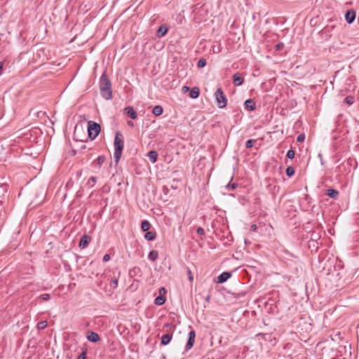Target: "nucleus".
<instances>
[{
	"instance_id": "nucleus-36",
	"label": "nucleus",
	"mask_w": 359,
	"mask_h": 359,
	"mask_svg": "<svg viewBox=\"0 0 359 359\" xmlns=\"http://www.w3.org/2000/svg\"><path fill=\"white\" fill-rule=\"evenodd\" d=\"M187 273H188V276H189V280L191 282V281L193 280V278H193V275H192V273H191V270H190V269H188V270H187Z\"/></svg>"
},
{
	"instance_id": "nucleus-43",
	"label": "nucleus",
	"mask_w": 359,
	"mask_h": 359,
	"mask_svg": "<svg viewBox=\"0 0 359 359\" xmlns=\"http://www.w3.org/2000/svg\"><path fill=\"white\" fill-rule=\"evenodd\" d=\"M196 231L198 234H202V227H198Z\"/></svg>"
},
{
	"instance_id": "nucleus-42",
	"label": "nucleus",
	"mask_w": 359,
	"mask_h": 359,
	"mask_svg": "<svg viewBox=\"0 0 359 359\" xmlns=\"http://www.w3.org/2000/svg\"><path fill=\"white\" fill-rule=\"evenodd\" d=\"M111 283L114 285V286H117L118 285V280L117 279H114L111 280Z\"/></svg>"
},
{
	"instance_id": "nucleus-8",
	"label": "nucleus",
	"mask_w": 359,
	"mask_h": 359,
	"mask_svg": "<svg viewBox=\"0 0 359 359\" xmlns=\"http://www.w3.org/2000/svg\"><path fill=\"white\" fill-rule=\"evenodd\" d=\"M125 113L132 119H135L137 118V113L133 109V107H127L124 109Z\"/></svg>"
},
{
	"instance_id": "nucleus-14",
	"label": "nucleus",
	"mask_w": 359,
	"mask_h": 359,
	"mask_svg": "<svg viewBox=\"0 0 359 359\" xmlns=\"http://www.w3.org/2000/svg\"><path fill=\"white\" fill-rule=\"evenodd\" d=\"M156 237L155 231H147L144 234V238L147 241H154Z\"/></svg>"
},
{
	"instance_id": "nucleus-34",
	"label": "nucleus",
	"mask_w": 359,
	"mask_h": 359,
	"mask_svg": "<svg viewBox=\"0 0 359 359\" xmlns=\"http://www.w3.org/2000/svg\"><path fill=\"white\" fill-rule=\"evenodd\" d=\"M284 46V44L283 43H278L276 46V50H281Z\"/></svg>"
},
{
	"instance_id": "nucleus-26",
	"label": "nucleus",
	"mask_w": 359,
	"mask_h": 359,
	"mask_svg": "<svg viewBox=\"0 0 359 359\" xmlns=\"http://www.w3.org/2000/svg\"><path fill=\"white\" fill-rule=\"evenodd\" d=\"M104 160H105V158L103 156H100L95 161L96 164L98 166H100L104 162Z\"/></svg>"
},
{
	"instance_id": "nucleus-17",
	"label": "nucleus",
	"mask_w": 359,
	"mask_h": 359,
	"mask_svg": "<svg viewBox=\"0 0 359 359\" xmlns=\"http://www.w3.org/2000/svg\"><path fill=\"white\" fill-rule=\"evenodd\" d=\"M171 339H172V334H164L161 338V344L163 345H167L168 344H169Z\"/></svg>"
},
{
	"instance_id": "nucleus-5",
	"label": "nucleus",
	"mask_w": 359,
	"mask_h": 359,
	"mask_svg": "<svg viewBox=\"0 0 359 359\" xmlns=\"http://www.w3.org/2000/svg\"><path fill=\"white\" fill-rule=\"evenodd\" d=\"M90 241L91 238L89 236L86 234L83 235L80 239L79 247L81 249H84L88 245Z\"/></svg>"
},
{
	"instance_id": "nucleus-6",
	"label": "nucleus",
	"mask_w": 359,
	"mask_h": 359,
	"mask_svg": "<svg viewBox=\"0 0 359 359\" xmlns=\"http://www.w3.org/2000/svg\"><path fill=\"white\" fill-rule=\"evenodd\" d=\"M345 19L348 24L352 23L355 19V11L353 10L347 11L345 14Z\"/></svg>"
},
{
	"instance_id": "nucleus-12",
	"label": "nucleus",
	"mask_w": 359,
	"mask_h": 359,
	"mask_svg": "<svg viewBox=\"0 0 359 359\" xmlns=\"http://www.w3.org/2000/svg\"><path fill=\"white\" fill-rule=\"evenodd\" d=\"M326 195L332 198H337L339 196V191L334 189H329L327 190Z\"/></svg>"
},
{
	"instance_id": "nucleus-40",
	"label": "nucleus",
	"mask_w": 359,
	"mask_h": 359,
	"mask_svg": "<svg viewBox=\"0 0 359 359\" xmlns=\"http://www.w3.org/2000/svg\"><path fill=\"white\" fill-rule=\"evenodd\" d=\"M197 66L199 68H202V58L199 59L197 62Z\"/></svg>"
},
{
	"instance_id": "nucleus-25",
	"label": "nucleus",
	"mask_w": 359,
	"mask_h": 359,
	"mask_svg": "<svg viewBox=\"0 0 359 359\" xmlns=\"http://www.w3.org/2000/svg\"><path fill=\"white\" fill-rule=\"evenodd\" d=\"M256 142V140H248L245 143V147L250 149L253 147L254 144Z\"/></svg>"
},
{
	"instance_id": "nucleus-1",
	"label": "nucleus",
	"mask_w": 359,
	"mask_h": 359,
	"mask_svg": "<svg viewBox=\"0 0 359 359\" xmlns=\"http://www.w3.org/2000/svg\"><path fill=\"white\" fill-rule=\"evenodd\" d=\"M100 89L102 97L106 100L112 98L111 83L105 74H103L100 77Z\"/></svg>"
},
{
	"instance_id": "nucleus-16",
	"label": "nucleus",
	"mask_w": 359,
	"mask_h": 359,
	"mask_svg": "<svg viewBox=\"0 0 359 359\" xmlns=\"http://www.w3.org/2000/svg\"><path fill=\"white\" fill-rule=\"evenodd\" d=\"M165 302V297L162 295L159 294L155 299H154V304L158 306L163 305Z\"/></svg>"
},
{
	"instance_id": "nucleus-2",
	"label": "nucleus",
	"mask_w": 359,
	"mask_h": 359,
	"mask_svg": "<svg viewBox=\"0 0 359 359\" xmlns=\"http://www.w3.org/2000/svg\"><path fill=\"white\" fill-rule=\"evenodd\" d=\"M114 157L115 158V162L117 163L121 156L122 151L124 147V142L122 137V135L120 132H117L114 138Z\"/></svg>"
},
{
	"instance_id": "nucleus-22",
	"label": "nucleus",
	"mask_w": 359,
	"mask_h": 359,
	"mask_svg": "<svg viewBox=\"0 0 359 359\" xmlns=\"http://www.w3.org/2000/svg\"><path fill=\"white\" fill-rule=\"evenodd\" d=\"M354 101H355V99H354V97L353 96H347L345 99H344V102L346 104H347L348 105H351L354 103Z\"/></svg>"
},
{
	"instance_id": "nucleus-50",
	"label": "nucleus",
	"mask_w": 359,
	"mask_h": 359,
	"mask_svg": "<svg viewBox=\"0 0 359 359\" xmlns=\"http://www.w3.org/2000/svg\"><path fill=\"white\" fill-rule=\"evenodd\" d=\"M344 359H345V358H344Z\"/></svg>"
},
{
	"instance_id": "nucleus-35",
	"label": "nucleus",
	"mask_w": 359,
	"mask_h": 359,
	"mask_svg": "<svg viewBox=\"0 0 359 359\" xmlns=\"http://www.w3.org/2000/svg\"><path fill=\"white\" fill-rule=\"evenodd\" d=\"M110 259V255L109 254H106L103 257V262H107Z\"/></svg>"
},
{
	"instance_id": "nucleus-37",
	"label": "nucleus",
	"mask_w": 359,
	"mask_h": 359,
	"mask_svg": "<svg viewBox=\"0 0 359 359\" xmlns=\"http://www.w3.org/2000/svg\"><path fill=\"white\" fill-rule=\"evenodd\" d=\"M77 359H86V352L83 351L81 354L78 357Z\"/></svg>"
},
{
	"instance_id": "nucleus-4",
	"label": "nucleus",
	"mask_w": 359,
	"mask_h": 359,
	"mask_svg": "<svg viewBox=\"0 0 359 359\" xmlns=\"http://www.w3.org/2000/svg\"><path fill=\"white\" fill-rule=\"evenodd\" d=\"M217 104L219 108L223 109L226 107L227 104V99L222 88H218L215 93Z\"/></svg>"
},
{
	"instance_id": "nucleus-48",
	"label": "nucleus",
	"mask_w": 359,
	"mask_h": 359,
	"mask_svg": "<svg viewBox=\"0 0 359 359\" xmlns=\"http://www.w3.org/2000/svg\"><path fill=\"white\" fill-rule=\"evenodd\" d=\"M209 299H210V297H208L206 298V301H209Z\"/></svg>"
},
{
	"instance_id": "nucleus-21",
	"label": "nucleus",
	"mask_w": 359,
	"mask_h": 359,
	"mask_svg": "<svg viewBox=\"0 0 359 359\" xmlns=\"http://www.w3.org/2000/svg\"><path fill=\"white\" fill-rule=\"evenodd\" d=\"M158 253L157 251L156 250H151L149 253V259L151 261H155L157 258H158Z\"/></svg>"
},
{
	"instance_id": "nucleus-24",
	"label": "nucleus",
	"mask_w": 359,
	"mask_h": 359,
	"mask_svg": "<svg viewBox=\"0 0 359 359\" xmlns=\"http://www.w3.org/2000/svg\"><path fill=\"white\" fill-rule=\"evenodd\" d=\"M285 173L288 177H292L294 174V169L292 166H289L286 168Z\"/></svg>"
},
{
	"instance_id": "nucleus-19",
	"label": "nucleus",
	"mask_w": 359,
	"mask_h": 359,
	"mask_svg": "<svg viewBox=\"0 0 359 359\" xmlns=\"http://www.w3.org/2000/svg\"><path fill=\"white\" fill-rule=\"evenodd\" d=\"M167 32H168L167 27L162 25L158 28V29L157 31V35H158V36L161 37V36H164L167 33Z\"/></svg>"
},
{
	"instance_id": "nucleus-47",
	"label": "nucleus",
	"mask_w": 359,
	"mask_h": 359,
	"mask_svg": "<svg viewBox=\"0 0 359 359\" xmlns=\"http://www.w3.org/2000/svg\"><path fill=\"white\" fill-rule=\"evenodd\" d=\"M203 67L206 65V61L205 60H203Z\"/></svg>"
},
{
	"instance_id": "nucleus-46",
	"label": "nucleus",
	"mask_w": 359,
	"mask_h": 359,
	"mask_svg": "<svg viewBox=\"0 0 359 359\" xmlns=\"http://www.w3.org/2000/svg\"><path fill=\"white\" fill-rule=\"evenodd\" d=\"M2 69H3V62H0V74H1Z\"/></svg>"
},
{
	"instance_id": "nucleus-39",
	"label": "nucleus",
	"mask_w": 359,
	"mask_h": 359,
	"mask_svg": "<svg viewBox=\"0 0 359 359\" xmlns=\"http://www.w3.org/2000/svg\"><path fill=\"white\" fill-rule=\"evenodd\" d=\"M90 182H92L93 184H95L96 182V177H91L88 180V183H90Z\"/></svg>"
},
{
	"instance_id": "nucleus-11",
	"label": "nucleus",
	"mask_w": 359,
	"mask_h": 359,
	"mask_svg": "<svg viewBox=\"0 0 359 359\" xmlns=\"http://www.w3.org/2000/svg\"><path fill=\"white\" fill-rule=\"evenodd\" d=\"M200 88L198 87H194L191 90L189 97L193 99L197 98L200 95Z\"/></svg>"
},
{
	"instance_id": "nucleus-9",
	"label": "nucleus",
	"mask_w": 359,
	"mask_h": 359,
	"mask_svg": "<svg viewBox=\"0 0 359 359\" xmlns=\"http://www.w3.org/2000/svg\"><path fill=\"white\" fill-rule=\"evenodd\" d=\"M233 82L236 86H239L243 83L244 79L239 73H236L233 76Z\"/></svg>"
},
{
	"instance_id": "nucleus-20",
	"label": "nucleus",
	"mask_w": 359,
	"mask_h": 359,
	"mask_svg": "<svg viewBox=\"0 0 359 359\" xmlns=\"http://www.w3.org/2000/svg\"><path fill=\"white\" fill-rule=\"evenodd\" d=\"M151 227L150 223L147 220H144L141 224V229L142 231H148Z\"/></svg>"
},
{
	"instance_id": "nucleus-33",
	"label": "nucleus",
	"mask_w": 359,
	"mask_h": 359,
	"mask_svg": "<svg viewBox=\"0 0 359 359\" xmlns=\"http://www.w3.org/2000/svg\"><path fill=\"white\" fill-rule=\"evenodd\" d=\"M195 336H196L195 335V332L194 331H191L189 333V339L194 341L195 340Z\"/></svg>"
},
{
	"instance_id": "nucleus-32",
	"label": "nucleus",
	"mask_w": 359,
	"mask_h": 359,
	"mask_svg": "<svg viewBox=\"0 0 359 359\" xmlns=\"http://www.w3.org/2000/svg\"><path fill=\"white\" fill-rule=\"evenodd\" d=\"M305 140V135L302 133L297 136V142H303Z\"/></svg>"
},
{
	"instance_id": "nucleus-27",
	"label": "nucleus",
	"mask_w": 359,
	"mask_h": 359,
	"mask_svg": "<svg viewBox=\"0 0 359 359\" xmlns=\"http://www.w3.org/2000/svg\"><path fill=\"white\" fill-rule=\"evenodd\" d=\"M139 272H140V269L139 267L135 266L130 271V274L131 276H133Z\"/></svg>"
},
{
	"instance_id": "nucleus-13",
	"label": "nucleus",
	"mask_w": 359,
	"mask_h": 359,
	"mask_svg": "<svg viewBox=\"0 0 359 359\" xmlns=\"http://www.w3.org/2000/svg\"><path fill=\"white\" fill-rule=\"evenodd\" d=\"M245 106L247 109H249L251 111H252L255 109V103L251 99L247 100L245 102Z\"/></svg>"
},
{
	"instance_id": "nucleus-29",
	"label": "nucleus",
	"mask_w": 359,
	"mask_h": 359,
	"mask_svg": "<svg viewBox=\"0 0 359 359\" xmlns=\"http://www.w3.org/2000/svg\"><path fill=\"white\" fill-rule=\"evenodd\" d=\"M237 187H238V184H237L236 183H233V184H230V183H229V184L226 186V188L228 190H233V189H235Z\"/></svg>"
},
{
	"instance_id": "nucleus-15",
	"label": "nucleus",
	"mask_w": 359,
	"mask_h": 359,
	"mask_svg": "<svg viewBox=\"0 0 359 359\" xmlns=\"http://www.w3.org/2000/svg\"><path fill=\"white\" fill-rule=\"evenodd\" d=\"M163 107L160 105H156L153 108L152 113L158 116L163 114Z\"/></svg>"
},
{
	"instance_id": "nucleus-23",
	"label": "nucleus",
	"mask_w": 359,
	"mask_h": 359,
	"mask_svg": "<svg viewBox=\"0 0 359 359\" xmlns=\"http://www.w3.org/2000/svg\"><path fill=\"white\" fill-rule=\"evenodd\" d=\"M47 321H41L37 323L36 328L38 330H43L47 327Z\"/></svg>"
},
{
	"instance_id": "nucleus-7",
	"label": "nucleus",
	"mask_w": 359,
	"mask_h": 359,
	"mask_svg": "<svg viewBox=\"0 0 359 359\" xmlns=\"http://www.w3.org/2000/svg\"><path fill=\"white\" fill-rule=\"evenodd\" d=\"M231 276V273L230 272H223L217 277V283H223L226 282Z\"/></svg>"
},
{
	"instance_id": "nucleus-10",
	"label": "nucleus",
	"mask_w": 359,
	"mask_h": 359,
	"mask_svg": "<svg viewBox=\"0 0 359 359\" xmlns=\"http://www.w3.org/2000/svg\"><path fill=\"white\" fill-rule=\"evenodd\" d=\"M87 339L91 342H97L100 340V337L96 332H90Z\"/></svg>"
},
{
	"instance_id": "nucleus-44",
	"label": "nucleus",
	"mask_w": 359,
	"mask_h": 359,
	"mask_svg": "<svg viewBox=\"0 0 359 359\" xmlns=\"http://www.w3.org/2000/svg\"><path fill=\"white\" fill-rule=\"evenodd\" d=\"M128 123V125L129 126H130V127H133V126H134V123H133V121H128V123Z\"/></svg>"
},
{
	"instance_id": "nucleus-30",
	"label": "nucleus",
	"mask_w": 359,
	"mask_h": 359,
	"mask_svg": "<svg viewBox=\"0 0 359 359\" xmlns=\"http://www.w3.org/2000/svg\"><path fill=\"white\" fill-rule=\"evenodd\" d=\"M194 341L188 339V341L186 344V349L189 350L191 349L194 346Z\"/></svg>"
},
{
	"instance_id": "nucleus-18",
	"label": "nucleus",
	"mask_w": 359,
	"mask_h": 359,
	"mask_svg": "<svg viewBox=\"0 0 359 359\" xmlns=\"http://www.w3.org/2000/svg\"><path fill=\"white\" fill-rule=\"evenodd\" d=\"M148 157L152 163H155L157 161L158 153L156 151H150Z\"/></svg>"
},
{
	"instance_id": "nucleus-31",
	"label": "nucleus",
	"mask_w": 359,
	"mask_h": 359,
	"mask_svg": "<svg viewBox=\"0 0 359 359\" xmlns=\"http://www.w3.org/2000/svg\"><path fill=\"white\" fill-rule=\"evenodd\" d=\"M40 297L43 300V301H48L50 299V294H43L40 296Z\"/></svg>"
},
{
	"instance_id": "nucleus-38",
	"label": "nucleus",
	"mask_w": 359,
	"mask_h": 359,
	"mask_svg": "<svg viewBox=\"0 0 359 359\" xmlns=\"http://www.w3.org/2000/svg\"><path fill=\"white\" fill-rule=\"evenodd\" d=\"M165 292H166V290L164 287H161L159 289V294H160L163 295L164 294H165Z\"/></svg>"
},
{
	"instance_id": "nucleus-45",
	"label": "nucleus",
	"mask_w": 359,
	"mask_h": 359,
	"mask_svg": "<svg viewBox=\"0 0 359 359\" xmlns=\"http://www.w3.org/2000/svg\"><path fill=\"white\" fill-rule=\"evenodd\" d=\"M251 229H252V231H256V230H257V225H256V224H252V225L251 226Z\"/></svg>"
},
{
	"instance_id": "nucleus-49",
	"label": "nucleus",
	"mask_w": 359,
	"mask_h": 359,
	"mask_svg": "<svg viewBox=\"0 0 359 359\" xmlns=\"http://www.w3.org/2000/svg\"><path fill=\"white\" fill-rule=\"evenodd\" d=\"M358 23H359V15H358Z\"/></svg>"
},
{
	"instance_id": "nucleus-41",
	"label": "nucleus",
	"mask_w": 359,
	"mask_h": 359,
	"mask_svg": "<svg viewBox=\"0 0 359 359\" xmlns=\"http://www.w3.org/2000/svg\"><path fill=\"white\" fill-rule=\"evenodd\" d=\"M189 87H187V86H183V88H182V91H183L184 93H187V92H188V91H189Z\"/></svg>"
},
{
	"instance_id": "nucleus-3",
	"label": "nucleus",
	"mask_w": 359,
	"mask_h": 359,
	"mask_svg": "<svg viewBox=\"0 0 359 359\" xmlns=\"http://www.w3.org/2000/svg\"><path fill=\"white\" fill-rule=\"evenodd\" d=\"M100 126L96 122L90 121L88 123V133L90 140H95L100 132Z\"/></svg>"
},
{
	"instance_id": "nucleus-28",
	"label": "nucleus",
	"mask_w": 359,
	"mask_h": 359,
	"mask_svg": "<svg viewBox=\"0 0 359 359\" xmlns=\"http://www.w3.org/2000/svg\"><path fill=\"white\" fill-rule=\"evenodd\" d=\"M294 155H295L294 151L292 149H290L287 151L286 156H287V158H288L290 159H292V158H294Z\"/></svg>"
}]
</instances>
